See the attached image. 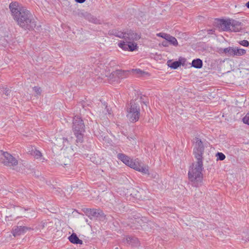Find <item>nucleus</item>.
<instances>
[{"label":"nucleus","instance_id":"obj_1","mask_svg":"<svg viewBox=\"0 0 249 249\" xmlns=\"http://www.w3.org/2000/svg\"><path fill=\"white\" fill-rule=\"evenodd\" d=\"M13 17L18 25L24 30H32L36 26V19L25 7H21L19 11Z\"/></svg>","mask_w":249,"mask_h":249},{"label":"nucleus","instance_id":"obj_2","mask_svg":"<svg viewBox=\"0 0 249 249\" xmlns=\"http://www.w3.org/2000/svg\"><path fill=\"white\" fill-rule=\"evenodd\" d=\"M203 169V162L201 161H196V163H193L190 166L188 171V179L193 186L198 187L202 185Z\"/></svg>","mask_w":249,"mask_h":249},{"label":"nucleus","instance_id":"obj_3","mask_svg":"<svg viewBox=\"0 0 249 249\" xmlns=\"http://www.w3.org/2000/svg\"><path fill=\"white\" fill-rule=\"evenodd\" d=\"M72 131L76 138V142L81 143L83 142L84 133L85 132L84 121L79 116H75L72 120Z\"/></svg>","mask_w":249,"mask_h":249},{"label":"nucleus","instance_id":"obj_4","mask_svg":"<svg viewBox=\"0 0 249 249\" xmlns=\"http://www.w3.org/2000/svg\"><path fill=\"white\" fill-rule=\"evenodd\" d=\"M126 117L130 122H136L140 116V107L139 104L136 102V100H132L126 106Z\"/></svg>","mask_w":249,"mask_h":249},{"label":"nucleus","instance_id":"obj_5","mask_svg":"<svg viewBox=\"0 0 249 249\" xmlns=\"http://www.w3.org/2000/svg\"><path fill=\"white\" fill-rule=\"evenodd\" d=\"M194 142L193 154L196 161L203 162V155L204 152V146L201 140L196 137Z\"/></svg>","mask_w":249,"mask_h":249},{"label":"nucleus","instance_id":"obj_6","mask_svg":"<svg viewBox=\"0 0 249 249\" xmlns=\"http://www.w3.org/2000/svg\"><path fill=\"white\" fill-rule=\"evenodd\" d=\"M0 162L4 165L9 166H15L18 165V160L11 154L3 151H0Z\"/></svg>","mask_w":249,"mask_h":249},{"label":"nucleus","instance_id":"obj_7","mask_svg":"<svg viewBox=\"0 0 249 249\" xmlns=\"http://www.w3.org/2000/svg\"><path fill=\"white\" fill-rule=\"evenodd\" d=\"M84 212L90 219L95 218L100 221H104L106 215L103 211L100 209H86Z\"/></svg>","mask_w":249,"mask_h":249},{"label":"nucleus","instance_id":"obj_8","mask_svg":"<svg viewBox=\"0 0 249 249\" xmlns=\"http://www.w3.org/2000/svg\"><path fill=\"white\" fill-rule=\"evenodd\" d=\"M24 221H20L18 223L17 226L12 229V232L14 236L20 235L25 233L27 231L33 230L31 227L25 226Z\"/></svg>","mask_w":249,"mask_h":249},{"label":"nucleus","instance_id":"obj_9","mask_svg":"<svg viewBox=\"0 0 249 249\" xmlns=\"http://www.w3.org/2000/svg\"><path fill=\"white\" fill-rule=\"evenodd\" d=\"M118 45L120 48L124 51L133 52L137 50L138 49L137 44L134 41H120Z\"/></svg>","mask_w":249,"mask_h":249},{"label":"nucleus","instance_id":"obj_10","mask_svg":"<svg viewBox=\"0 0 249 249\" xmlns=\"http://www.w3.org/2000/svg\"><path fill=\"white\" fill-rule=\"evenodd\" d=\"M230 19H224L216 18L215 19L214 25L218 28L219 30L223 31H229L230 28Z\"/></svg>","mask_w":249,"mask_h":249},{"label":"nucleus","instance_id":"obj_11","mask_svg":"<svg viewBox=\"0 0 249 249\" xmlns=\"http://www.w3.org/2000/svg\"><path fill=\"white\" fill-rule=\"evenodd\" d=\"M124 37L123 39L124 41H134L138 40L141 38L140 35L131 30H127L126 31L124 32Z\"/></svg>","mask_w":249,"mask_h":249},{"label":"nucleus","instance_id":"obj_12","mask_svg":"<svg viewBox=\"0 0 249 249\" xmlns=\"http://www.w3.org/2000/svg\"><path fill=\"white\" fill-rule=\"evenodd\" d=\"M186 62V59L180 57L178 60L173 61L172 60H169L167 62V66L173 69H177L181 65L184 66Z\"/></svg>","mask_w":249,"mask_h":249},{"label":"nucleus","instance_id":"obj_13","mask_svg":"<svg viewBox=\"0 0 249 249\" xmlns=\"http://www.w3.org/2000/svg\"><path fill=\"white\" fill-rule=\"evenodd\" d=\"M230 27L231 31L237 32L240 31L242 29V24L241 22L234 19H230Z\"/></svg>","mask_w":249,"mask_h":249},{"label":"nucleus","instance_id":"obj_14","mask_svg":"<svg viewBox=\"0 0 249 249\" xmlns=\"http://www.w3.org/2000/svg\"><path fill=\"white\" fill-rule=\"evenodd\" d=\"M117 157L125 164L129 166L130 167L133 162V160L131 159L128 156L123 153L118 154L117 155Z\"/></svg>","mask_w":249,"mask_h":249},{"label":"nucleus","instance_id":"obj_15","mask_svg":"<svg viewBox=\"0 0 249 249\" xmlns=\"http://www.w3.org/2000/svg\"><path fill=\"white\" fill-rule=\"evenodd\" d=\"M22 6H20L18 2L14 1L12 2L9 4V9L11 12L12 16H14L15 15L17 14L19 11V9Z\"/></svg>","mask_w":249,"mask_h":249},{"label":"nucleus","instance_id":"obj_16","mask_svg":"<svg viewBox=\"0 0 249 249\" xmlns=\"http://www.w3.org/2000/svg\"><path fill=\"white\" fill-rule=\"evenodd\" d=\"M134 218L133 223L137 224L138 225L136 229H140V227H142V225L146 222V218L145 217H142L140 215H134Z\"/></svg>","mask_w":249,"mask_h":249},{"label":"nucleus","instance_id":"obj_17","mask_svg":"<svg viewBox=\"0 0 249 249\" xmlns=\"http://www.w3.org/2000/svg\"><path fill=\"white\" fill-rule=\"evenodd\" d=\"M126 240L127 243L132 246L137 247L139 245V241L138 238L133 236H127Z\"/></svg>","mask_w":249,"mask_h":249},{"label":"nucleus","instance_id":"obj_18","mask_svg":"<svg viewBox=\"0 0 249 249\" xmlns=\"http://www.w3.org/2000/svg\"><path fill=\"white\" fill-rule=\"evenodd\" d=\"M246 53V50L235 47L233 49L232 57L242 56L245 55Z\"/></svg>","mask_w":249,"mask_h":249},{"label":"nucleus","instance_id":"obj_19","mask_svg":"<svg viewBox=\"0 0 249 249\" xmlns=\"http://www.w3.org/2000/svg\"><path fill=\"white\" fill-rule=\"evenodd\" d=\"M85 19L96 24L101 23L100 20L99 19L91 15V14L88 12L86 14Z\"/></svg>","mask_w":249,"mask_h":249},{"label":"nucleus","instance_id":"obj_20","mask_svg":"<svg viewBox=\"0 0 249 249\" xmlns=\"http://www.w3.org/2000/svg\"><path fill=\"white\" fill-rule=\"evenodd\" d=\"M108 34L110 36H114L120 38H123L124 37V32L119 31L117 29L109 30L108 32Z\"/></svg>","mask_w":249,"mask_h":249},{"label":"nucleus","instance_id":"obj_21","mask_svg":"<svg viewBox=\"0 0 249 249\" xmlns=\"http://www.w3.org/2000/svg\"><path fill=\"white\" fill-rule=\"evenodd\" d=\"M202 60L199 58H196L192 61V66L195 68L200 69L202 67Z\"/></svg>","mask_w":249,"mask_h":249},{"label":"nucleus","instance_id":"obj_22","mask_svg":"<svg viewBox=\"0 0 249 249\" xmlns=\"http://www.w3.org/2000/svg\"><path fill=\"white\" fill-rule=\"evenodd\" d=\"M165 40H168L169 42V44L172 45L174 46H177L178 45V42L177 39L173 36H171L169 34L168 36V37L166 38Z\"/></svg>","mask_w":249,"mask_h":249},{"label":"nucleus","instance_id":"obj_23","mask_svg":"<svg viewBox=\"0 0 249 249\" xmlns=\"http://www.w3.org/2000/svg\"><path fill=\"white\" fill-rule=\"evenodd\" d=\"M142 164V163L140 162L138 160V159H136L133 160V162L132 164L131 165L130 167L136 170V171H138L139 169L141 167Z\"/></svg>","mask_w":249,"mask_h":249},{"label":"nucleus","instance_id":"obj_24","mask_svg":"<svg viewBox=\"0 0 249 249\" xmlns=\"http://www.w3.org/2000/svg\"><path fill=\"white\" fill-rule=\"evenodd\" d=\"M31 154L35 157L36 159H39L42 156L41 153L36 149L35 147L32 148L31 151Z\"/></svg>","mask_w":249,"mask_h":249},{"label":"nucleus","instance_id":"obj_25","mask_svg":"<svg viewBox=\"0 0 249 249\" xmlns=\"http://www.w3.org/2000/svg\"><path fill=\"white\" fill-rule=\"evenodd\" d=\"M68 239L69 241L72 244H75L79 238L78 237L77 234L75 233H72L69 237Z\"/></svg>","mask_w":249,"mask_h":249},{"label":"nucleus","instance_id":"obj_26","mask_svg":"<svg viewBox=\"0 0 249 249\" xmlns=\"http://www.w3.org/2000/svg\"><path fill=\"white\" fill-rule=\"evenodd\" d=\"M143 174H149L148 167L144 165L143 164L142 165L141 167L139 169L138 171Z\"/></svg>","mask_w":249,"mask_h":249},{"label":"nucleus","instance_id":"obj_27","mask_svg":"<svg viewBox=\"0 0 249 249\" xmlns=\"http://www.w3.org/2000/svg\"><path fill=\"white\" fill-rule=\"evenodd\" d=\"M233 49L234 47H229L226 48V50L225 51H226V56H229V57H232L233 55Z\"/></svg>","mask_w":249,"mask_h":249},{"label":"nucleus","instance_id":"obj_28","mask_svg":"<svg viewBox=\"0 0 249 249\" xmlns=\"http://www.w3.org/2000/svg\"><path fill=\"white\" fill-rule=\"evenodd\" d=\"M87 13V12L84 10H79L76 14L78 18L85 19Z\"/></svg>","mask_w":249,"mask_h":249},{"label":"nucleus","instance_id":"obj_29","mask_svg":"<svg viewBox=\"0 0 249 249\" xmlns=\"http://www.w3.org/2000/svg\"><path fill=\"white\" fill-rule=\"evenodd\" d=\"M216 157L217 158V160H223L226 158L225 155L221 152H217L216 154Z\"/></svg>","mask_w":249,"mask_h":249},{"label":"nucleus","instance_id":"obj_30","mask_svg":"<svg viewBox=\"0 0 249 249\" xmlns=\"http://www.w3.org/2000/svg\"><path fill=\"white\" fill-rule=\"evenodd\" d=\"M238 43L244 47L249 46V41L247 40H243L238 42Z\"/></svg>","mask_w":249,"mask_h":249},{"label":"nucleus","instance_id":"obj_31","mask_svg":"<svg viewBox=\"0 0 249 249\" xmlns=\"http://www.w3.org/2000/svg\"><path fill=\"white\" fill-rule=\"evenodd\" d=\"M243 122L244 124L249 125V112L243 118Z\"/></svg>","mask_w":249,"mask_h":249},{"label":"nucleus","instance_id":"obj_32","mask_svg":"<svg viewBox=\"0 0 249 249\" xmlns=\"http://www.w3.org/2000/svg\"><path fill=\"white\" fill-rule=\"evenodd\" d=\"M169 34L164 33H160L157 34V36L159 37H161L165 39L168 37Z\"/></svg>","mask_w":249,"mask_h":249},{"label":"nucleus","instance_id":"obj_33","mask_svg":"<svg viewBox=\"0 0 249 249\" xmlns=\"http://www.w3.org/2000/svg\"><path fill=\"white\" fill-rule=\"evenodd\" d=\"M115 72L119 78L121 77L123 75V74L124 73V71L120 70H116Z\"/></svg>","mask_w":249,"mask_h":249},{"label":"nucleus","instance_id":"obj_34","mask_svg":"<svg viewBox=\"0 0 249 249\" xmlns=\"http://www.w3.org/2000/svg\"><path fill=\"white\" fill-rule=\"evenodd\" d=\"M11 91V90L10 89H9L8 88H5V89H4L3 90V93L5 94L7 96H9V95H10Z\"/></svg>","mask_w":249,"mask_h":249},{"label":"nucleus","instance_id":"obj_35","mask_svg":"<svg viewBox=\"0 0 249 249\" xmlns=\"http://www.w3.org/2000/svg\"><path fill=\"white\" fill-rule=\"evenodd\" d=\"M145 97H146L145 96H141L140 98V100L141 102L147 105V104H148V102L145 100L144 98Z\"/></svg>","mask_w":249,"mask_h":249},{"label":"nucleus","instance_id":"obj_36","mask_svg":"<svg viewBox=\"0 0 249 249\" xmlns=\"http://www.w3.org/2000/svg\"><path fill=\"white\" fill-rule=\"evenodd\" d=\"M161 45L164 47H168L169 46V42L168 41V40L165 39V40H163L161 42Z\"/></svg>","mask_w":249,"mask_h":249},{"label":"nucleus","instance_id":"obj_37","mask_svg":"<svg viewBox=\"0 0 249 249\" xmlns=\"http://www.w3.org/2000/svg\"><path fill=\"white\" fill-rule=\"evenodd\" d=\"M226 50V48H220L218 49V52L221 54L224 53V54H226V51H225Z\"/></svg>","mask_w":249,"mask_h":249},{"label":"nucleus","instance_id":"obj_38","mask_svg":"<svg viewBox=\"0 0 249 249\" xmlns=\"http://www.w3.org/2000/svg\"><path fill=\"white\" fill-rule=\"evenodd\" d=\"M34 90L37 94H40L41 93L40 88L37 87H35Z\"/></svg>","mask_w":249,"mask_h":249},{"label":"nucleus","instance_id":"obj_39","mask_svg":"<svg viewBox=\"0 0 249 249\" xmlns=\"http://www.w3.org/2000/svg\"><path fill=\"white\" fill-rule=\"evenodd\" d=\"M133 71L136 72V73L138 74H142V73H143V72L140 69H133Z\"/></svg>","mask_w":249,"mask_h":249},{"label":"nucleus","instance_id":"obj_40","mask_svg":"<svg viewBox=\"0 0 249 249\" xmlns=\"http://www.w3.org/2000/svg\"><path fill=\"white\" fill-rule=\"evenodd\" d=\"M215 32V30L214 29H209L208 30V34H213Z\"/></svg>","mask_w":249,"mask_h":249},{"label":"nucleus","instance_id":"obj_41","mask_svg":"<svg viewBox=\"0 0 249 249\" xmlns=\"http://www.w3.org/2000/svg\"><path fill=\"white\" fill-rule=\"evenodd\" d=\"M95 135L97 136V137H99V138H103V137H105V136H104L105 135V133H103V132H102L101 134V136H99L98 134H95Z\"/></svg>","mask_w":249,"mask_h":249},{"label":"nucleus","instance_id":"obj_42","mask_svg":"<svg viewBox=\"0 0 249 249\" xmlns=\"http://www.w3.org/2000/svg\"><path fill=\"white\" fill-rule=\"evenodd\" d=\"M82 244H83L82 240L79 238L78 239V240L77 241L76 243L75 244H80V245H81Z\"/></svg>","mask_w":249,"mask_h":249},{"label":"nucleus","instance_id":"obj_43","mask_svg":"<svg viewBox=\"0 0 249 249\" xmlns=\"http://www.w3.org/2000/svg\"><path fill=\"white\" fill-rule=\"evenodd\" d=\"M86 0H75V1L77 2V3H83Z\"/></svg>","mask_w":249,"mask_h":249},{"label":"nucleus","instance_id":"obj_44","mask_svg":"<svg viewBox=\"0 0 249 249\" xmlns=\"http://www.w3.org/2000/svg\"><path fill=\"white\" fill-rule=\"evenodd\" d=\"M245 5L249 9V1L246 3Z\"/></svg>","mask_w":249,"mask_h":249},{"label":"nucleus","instance_id":"obj_45","mask_svg":"<svg viewBox=\"0 0 249 249\" xmlns=\"http://www.w3.org/2000/svg\"><path fill=\"white\" fill-rule=\"evenodd\" d=\"M63 142L65 141V142H68V140L67 138H63Z\"/></svg>","mask_w":249,"mask_h":249}]
</instances>
